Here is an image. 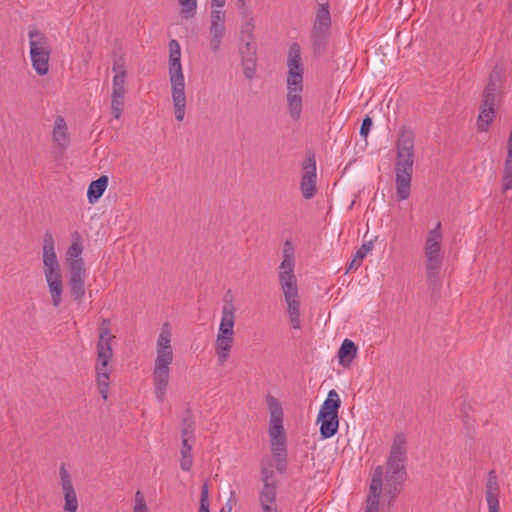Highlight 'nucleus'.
I'll list each match as a JSON object with an SVG mask.
<instances>
[{
	"mask_svg": "<svg viewBox=\"0 0 512 512\" xmlns=\"http://www.w3.org/2000/svg\"><path fill=\"white\" fill-rule=\"evenodd\" d=\"M83 251V247L79 241H74L71 246L68 248L67 251V261L68 266L70 267L72 262H75L76 260H80V262H84L81 258V254Z\"/></svg>",
	"mask_w": 512,
	"mask_h": 512,
	"instance_id": "nucleus-38",
	"label": "nucleus"
},
{
	"mask_svg": "<svg viewBox=\"0 0 512 512\" xmlns=\"http://www.w3.org/2000/svg\"><path fill=\"white\" fill-rule=\"evenodd\" d=\"M508 160L512 161V147L508 146Z\"/></svg>",
	"mask_w": 512,
	"mask_h": 512,
	"instance_id": "nucleus-60",
	"label": "nucleus"
},
{
	"mask_svg": "<svg viewBox=\"0 0 512 512\" xmlns=\"http://www.w3.org/2000/svg\"><path fill=\"white\" fill-rule=\"evenodd\" d=\"M241 41L243 42V44L240 46L239 51H240V54L242 55V58L243 59L250 58V57L253 58L256 53V47L254 44V40L245 39V40H241Z\"/></svg>",
	"mask_w": 512,
	"mask_h": 512,
	"instance_id": "nucleus-41",
	"label": "nucleus"
},
{
	"mask_svg": "<svg viewBox=\"0 0 512 512\" xmlns=\"http://www.w3.org/2000/svg\"><path fill=\"white\" fill-rule=\"evenodd\" d=\"M261 479L263 486L260 491H264L266 488H269L277 493V482L274 480V472L270 467H266L264 464H262L261 467Z\"/></svg>",
	"mask_w": 512,
	"mask_h": 512,
	"instance_id": "nucleus-34",
	"label": "nucleus"
},
{
	"mask_svg": "<svg viewBox=\"0 0 512 512\" xmlns=\"http://www.w3.org/2000/svg\"><path fill=\"white\" fill-rule=\"evenodd\" d=\"M239 13L242 17V24L240 27L241 40H255L253 33L255 28V20L252 9L240 11Z\"/></svg>",
	"mask_w": 512,
	"mask_h": 512,
	"instance_id": "nucleus-25",
	"label": "nucleus"
},
{
	"mask_svg": "<svg viewBox=\"0 0 512 512\" xmlns=\"http://www.w3.org/2000/svg\"><path fill=\"white\" fill-rule=\"evenodd\" d=\"M372 248L373 243L371 241L363 243L354 256L363 261V259L371 252Z\"/></svg>",
	"mask_w": 512,
	"mask_h": 512,
	"instance_id": "nucleus-47",
	"label": "nucleus"
},
{
	"mask_svg": "<svg viewBox=\"0 0 512 512\" xmlns=\"http://www.w3.org/2000/svg\"><path fill=\"white\" fill-rule=\"evenodd\" d=\"M85 276L84 262H80V260L72 262L69 270L68 285L71 296L75 301H81L85 295Z\"/></svg>",
	"mask_w": 512,
	"mask_h": 512,
	"instance_id": "nucleus-13",
	"label": "nucleus"
},
{
	"mask_svg": "<svg viewBox=\"0 0 512 512\" xmlns=\"http://www.w3.org/2000/svg\"><path fill=\"white\" fill-rule=\"evenodd\" d=\"M209 486L208 483L205 482L201 488V497H200V506L199 512H210L209 511Z\"/></svg>",
	"mask_w": 512,
	"mask_h": 512,
	"instance_id": "nucleus-43",
	"label": "nucleus"
},
{
	"mask_svg": "<svg viewBox=\"0 0 512 512\" xmlns=\"http://www.w3.org/2000/svg\"><path fill=\"white\" fill-rule=\"evenodd\" d=\"M242 64L245 77L252 79L255 74V57L243 59Z\"/></svg>",
	"mask_w": 512,
	"mask_h": 512,
	"instance_id": "nucleus-44",
	"label": "nucleus"
},
{
	"mask_svg": "<svg viewBox=\"0 0 512 512\" xmlns=\"http://www.w3.org/2000/svg\"><path fill=\"white\" fill-rule=\"evenodd\" d=\"M356 353L357 346L355 343L352 340L345 339L338 350L339 363L344 367L350 366Z\"/></svg>",
	"mask_w": 512,
	"mask_h": 512,
	"instance_id": "nucleus-24",
	"label": "nucleus"
},
{
	"mask_svg": "<svg viewBox=\"0 0 512 512\" xmlns=\"http://www.w3.org/2000/svg\"><path fill=\"white\" fill-rule=\"evenodd\" d=\"M275 467L278 472L284 473L287 469V456H276Z\"/></svg>",
	"mask_w": 512,
	"mask_h": 512,
	"instance_id": "nucleus-49",
	"label": "nucleus"
},
{
	"mask_svg": "<svg viewBox=\"0 0 512 512\" xmlns=\"http://www.w3.org/2000/svg\"><path fill=\"white\" fill-rule=\"evenodd\" d=\"M372 124V119L369 116H366L361 124L360 135L363 137H367L372 127Z\"/></svg>",
	"mask_w": 512,
	"mask_h": 512,
	"instance_id": "nucleus-48",
	"label": "nucleus"
},
{
	"mask_svg": "<svg viewBox=\"0 0 512 512\" xmlns=\"http://www.w3.org/2000/svg\"><path fill=\"white\" fill-rule=\"evenodd\" d=\"M271 450L273 456H287L286 438L271 439Z\"/></svg>",
	"mask_w": 512,
	"mask_h": 512,
	"instance_id": "nucleus-39",
	"label": "nucleus"
},
{
	"mask_svg": "<svg viewBox=\"0 0 512 512\" xmlns=\"http://www.w3.org/2000/svg\"><path fill=\"white\" fill-rule=\"evenodd\" d=\"M134 512H148L144 496L140 491L135 494Z\"/></svg>",
	"mask_w": 512,
	"mask_h": 512,
	"instance_id": "nucleus-46",
	"label": "nucleus"
},
{
	"mask_svg": "<svg viewBox=\"0 0 512 512\" xmlns=\"http://www.w3.org/2000/svg\"><path fill=\"white\" fill-rule=\"evenodd\" d=\"M287 87L303 88V66L301 61V50L297 43L289 48Z\"/></svg>",
	"mask_w": 512,
	"mask_h": 512,
	"instance_id": "nucleus-11",
	"label": "nucleus"
},
{
	"mask_svg": "<svg viewBox=\"0 0 512 512\" xmlns=\"http://www.w3.org/2000/svg\"><path fill=\"white\" fill-rule=\"evenodd\" d=\"M488 505V512H499L500 506L499 503H492Z\"/></svg>",
	"mask_w": 512,
	"mask_h": 512,
	"instance_id": "nucleus-56",
	"label": "nucleus"
},
{
	"mask_svg": "<svg viewBox=\"0 0 512 512\" xmlns=\"http://www.w3.org/2000/svg\"><path fill=\"white\" fill-rule=\"evenodd\" d=\"M485 498L487 504L499 503V484L495 471L488 473L486 487H485Z\"/></svg>",
	"mask_w": 512,
	"mask_h": 512,
	"instance_id": "nucleus-28",
	"label": "nucleus"
},
{
	"mask_svg": "<svg viewBox=\"0 0 512 512\" xmlns=\"http://www.w3.org/2000/svg\"><path fill=\"white\" fill-rule=\"evenodd\" d=\"M52 138L54 143L63 149L69 145L68 128L65 119L62 116H57L55 118Z\"/></svg>",
	"mask_w": 512,
	"mask_h": 512,
	"instance_id": "nucleus-20",
	"label": "nucleus"
},
{
	"mask_svg": "<svg viewBox=\"0 0 512 512\" xmlns=\"http://www.w3.org/2000/svg\"><path fill=\"white\" fill-rule=\"evenodd\" d=\"M211 7H224L226 0H210Z\"/></svg>",
	"mask_w": 512,
	"mask_h": 512,
	"instance_id": "nucleus-55",
	"label": "nucleus"
},
{
	"mask_svg": "<svg viewBox=\"0 0 512 512\" xmlns=\"http://www.w3.org/2000/svg\"><path fill=\"white\" fill-rule=\"evenodd\" d=\"M122 69H124V65L123 64H119L118 62H115L114 65H113V71L118 73L120 72Z\"/></svg>",
	"mask_w": 512,
	"mask_h": 512,
	"instance_id": "nucleus-58",
	"label": "nucleus"
},
{
	"mask_svg": "<svg viewBox=\"0 0 512 512\" xmlns=\"http://www.w3.org/2000/svg\"><path fill=\"white\" fill-rule=\"evenodd\" d=\"M498 81V73H492L484 89L481 110L478 116V129L480 131H487L489 124L495 117L497 90L499 88Z\"/></svg>",
	"mask_w": 512,
	"mask_h": 512,
	"instance_id": "nucleus-7",
	"label": "nucleus"
},
{
	"mask_svg": "<svg viewBox=\"0 0 512 512\" xmlns=\"http://www.w3.org/2000/svg\"><path fill=\"white\" fill-rule=\"evenodd\" d=\"M382 468L376 467L371 479L365 512H379V498L382 492Z\"/></svg>",
	"mask_w": 512,
	"mask_h": 512,
	"instance_id": "nucleus-18",
	"label": "nucleus"
},
{
	"mask_svg": "<svg viewBox=\"0 0 512 512\" xmlns=\"http://www.w3.org/2000/svg\"><path fill=\"white\" fill-rule=\"evenodd\" d=\"M125 77H126L125 69H122L120 72L116 73L115 76L113 77L112 94H116L117 97H120L121 95L125 96V93H126Z\"/></svg>",
	"mask_w": 512,
	"mask_h": 512,
	"instance_id": "nucleus-36",
	"label": "nucleus"
},
{
	"mask_svg": "<svg viewBox=\"0 0 512 512\" xmlns=\"http://www.w3.org/2000/svg\"><path fill=\"white\" fill-rule=\"evenodd\" d=\"M110 321L108 319H102V322L100 324V327H109Z\"/></svg>",
	"mask_w": 512,
	"mask_h": 512,
	"instance_id": "nucleus-59",
	"label": "nucleus"
},
{
	"mask_svg": "<svg viewBox=\"0 0 512 512\" xmlns=\"http://www.w3.org/2000/svg\"><path fill=\"white\" fill-rule=\"evenodd\" d=\"M195 441H188V439L182 440V447L180 450L181 453V459H180V466L181 469L184 471H189L193 464V458H192V447L194 445Z\"/></svg>",
	"mask_w": 512,
	"mask_h": 512,
	"instance_id": "nucleus-31",
	"label": "nucleus"
},
{
	"mask_svg": "<svg viewBox=\"0 0 512 512\" xmlns=\"http://www.w3.org/2000/svg\"><path fill=\"white\" fill-rule=\"evenodd\" d=\"M108 185V177L100 176L97 180L92 181L88 187L87 197L91 204L97 202L103 195Z\"/></svg>",
	"mask_w": 512,
	"mask_h": 512,
	"instance_id": "nucleus-27",
	"label": "nucleus"
},
{
	"mask_svg": "<svg viewBox=\"0 0 512 512\" xmlns=\"http://www.w3.org/2000/svg\"><path fill=\"white\" fill-rule=\"evenodd\" d=\"M194 430V420L188 413L187 416L182 420L181 440L188 439V441H195Z\"/></svg>",
	"mask_w": 512,
	"mask_h": 512,
	"instance_id": "nucleus-35",
	"label": "nucleus"
},
{
	"mask_svg": "<svg viewBox=\"0 0 512 512\" xmlns=\"http://www.w3.org/2000/svg\"><path fill=\"white\" fill-rule=\"evenodd\" d=\"M258 504L260 512H280L277 494L272 489L266 488L264 491H259Z\"/></svg>",
	"mask_w": 512,
	"mask_h": 512,
	"instance_id": "nucleus-21",
	"label": "nucleus"
},
{
	"mask_svg": "<svg viewBox=\"0 0 512 512\" xmlns=\"http://www.w3.org/2000/svg\"><path fill=\"white\" fill-rule=\"evenodd\" d=\"M317 422L320 423V434L324 439L332 437L338 430V416L321 417L318 414Z\"/></svg>",
	"mask_w": 512,
	"mask_h": 512,
	"instance_id": "nucleus-26",
	"label": "nucleus"
},
{
	"mask_svg": "<svg viewBox=\"0 0 512 512\" xmlns=\"http://www.w3.org/2000/svg\"><path fill=\"white\" fill-rule=\"evenodd\" d=\"M391 459L406 462L407 460V440L403 433L397 434L391 446L389 457Z\"/></svg>",
	"mask_w": 512,
	"mask_h": 512,
	"instance_id": "nucleus-23",
	"label": "nucleus"
},
{
	"mask_svg": "<svg viewBox=\"0 0 512 512\" xmlns=\"http://www.w3.org/2000/svg\"><path fill=\"white\" fill-rule=\"evenodd\" d=\"M361 264H362V260L358 259L354 256V258L352 259V261L349 264L348 270H357Z\"/></svg>",
	"mask_w": 512,
	"mask_h": 512,
	"instance_id": "nucleus-52",
	"label": "nucleus"
},
{
	"mask_svg": "<svg viewBox=\"0 0 512 512\" xmlns=\"http://www.w3.org/2000/svg\"><path fill=\"white\" fill-rule=\"evenodd\" d=\"M508 146L512 147V133H510V136H509Z\"/></svg>",
	"mask_w": 512,
	"mask_h": 512,
	"instance_id": "nucleus-61",
	"label": "nucleus"
},
{
	"mask_svg": "<svg viewBox=\"0 0 512 512\" xmlns=\"http://www.w3.org/2000/svg\"><path fill=\"white\" fill-rule=\"evenodd\" d=\"M442 240L441 223L438 222L435 228L428 232L424 245L425 268L430 282L437 280L443 263Z\"/></svg>",
	"mask_w": 512,
	"mask_h": 512,
	"instance_id": "nucleus-5",
	"label": "nucleus"
},
{
	"mask_svg": "<svg viewBox=\"0 0 512 512\" xmlns=\"http://www.w3.org/2000/svg\"><path fill=\"white\" fill-rule=\"evenodd\" d=\"M282 293L284 295V300L287 304V313L291 322V325L294 329L301 328V313H300V296L297 287L290 288H282Z\"/></svg>",
	"mask_w": 512,
	"mask_h": 512,
	"instance_id": "nucleus-17",
	"label": "nucleus"
},
{
	"mask_svg": "<svg viewBox=\"0 0 512 512\" xmlns=\"http://www.w3.org/2000/svg\"><path fill=\"white\" fill-rule=\"evenodd\" d=\"M61 485H62V489L64 492V499H65L64 504L69 503V506H71V503L78 502L76 492H75L73 484H72V480L66 479L65 481H61Z\"/></svg>",
	"mask_w": 512,
	"mask_h": 512,
	"instance_id": "nucleus-37",
	"label": "nucleus"
},
{
	"mask_svg": "<svg viewBox=\"0 0 512 512\" xmlns=\"http://www.w3.org/2000/svg\"><path fill=\"white\" fill-rule=\"evenodd\" d=\"M50 52H30L32 66L39 75H45L49 70Z\"/></svg>",
	"mask_w": 512,
	"mask_h": 512,
	"instance_id": "nucleus-30",
	"label": "nucleus"
},
{
	"mask_svg": "<svg viewBox=\"0 0 512 512\" xmlns=\"http://www.w3.org/2000/svg\"><path fill=\"white\" fill-rule=\"evenodd\" d=\"M224 7H211V25H225L226 12Z\"/></svg>",
	"mask_w": 512,
	"mask_h": 512,
	"instance_id": "nucleus-40",
	"label": "nucleus"
},
{
	"mask_svg": "<svg viewBox=\"0 0 512 512\" xmlns=\"http://www.w3.org/2000/svg\"><path fill=\"white\" fill-rule=\"evenodd\" d=\"M414 164V134L403 129L397 141L396 194L399 200H406L411 192V178Z\"/></svg>",
	"mask_w": 512,
	"mask_h": 512,
	"instance_id": "nucleus-1",
	"label": "nucleus"
},
{
	"mask_svg": "<svg viewBox=\"0 0 512 512\" xmlns=\"http://www.w3.org/2000/svg\"><path fill=\"white\" fill-rule=\"evenodd\" d=\"M267 404L270 411V421H269V435L271 439H282L286 438L284 427H283V410L279 403V401L273 397L269 396L267 398Z\"/></svg>",
	"mask_w": 512,
	"mask_h": 512,
	"instance_id": "nucleus-15",
	"label": "nucleus"
},
{
	"mask_svg": "<svg viewBox=\"0 0 512 512\" xmlns=\"http://www.w3.org/2000/svg\"><path fill=\"white\" fill-rule=\"evenodd\" d=\"M221 311V321L215 340V352L218 363L223 365L230 357V352L234 344V325L236 308L233 304L232 296L226 294L223 299Z\"/></svg>",
	"mask_w": 512,
	"mask_h": 512,
	"instance_id": "nucleus-4",
	"label": "nucleus"
},
{
	"mask_svg": "<svg viewBox=\"0 0 512 512\" xmlns=\"http://www.w3.org/2000/svg\"><path fill=\"white\" fill-rule=\"evenodd\" d=\"M171 341V326L166 322L162 325L157 339L155 362H173L174 355Z\"/></svg>",
	"mask_w": 512,
	"mask_h": 512,
	"instance_id": "nucleus-16",
	"label": "nucleus"
},
{
	"mask_svg": "<svg viewBox=\"0 0 512 512\" xmlns=\"http://www.w3.org/2000/svg\"><path fill=\"white\" fill-rule=\"evenodd\" d=\"M64 512H77L78 509V502L71 503V506L68 504H64Z\"/></svg>",
	"mask_w": 512,
	"mask_h": 512,
	"instance_id": "nucleus-53",
	"label": "nucleus"
},
{
	"mask_svg": "<svg viewBox=\"0 0 512 512\" xmlns=\"http://www.w3.org/2000/svg\"><path fill=\"white\" fill-rule=\"evenodd\" d=\"M172 362H155L152 378L154 393L159 402H164L170 379V365Z\"/></svg>",
	"mask_w": 512,
	"mask_h": 512,
	"instance_id": "nucleus-14",
	"label": "nucleus"
},
{
	"mask_svg": "<svg viewBox=\"0 0 512 512\" xmlns=\"http://www.w3.org/2000/svg\"><path fill=\"white\" fill-rule=\"evenodd\" d=\"M114 338L115 337L113 335H111V331H110L109 327H107V326L99 327V340H98L97 344L111 345V341Z\"/></svg>",
	"mask_w": 512,
	"mask_h": 512,
	"instance_id": "nucleus-45",
	"label": "nucleus"
},
{
	"mask_svg": "<svg viewBox=\"0 0 512 512\" xmlns=\"http://www.w3.org/2000/svg\"><path fill=\"white\" fill-rule=\"evenodd\" d=\"M97 362L95 366L99 393L103 399L108 397L110 367L109 362L113 357L111 345L97 344Z\"/></svg>",
	"mask_w": 512,
	"mask_h": 512,
	"instance_id": "nucleus-9",
	"label": "nucleus"
},
{
	"mask_svg": "<svg viewBox=\"0 0 512 512\" xmlns=\"http://www.w3.org/2000/svg\"><path fill=\"white\" fill-rule=\"evenodd\" d=\"M122 110L123 108H112V113H113V116L116 118V119H119L121 117V114H122Z\"/></svg>",
	"mask_w": 512,
	"mask_h": 512,
	"instance_id": "nucleus-57",
	"label": "nucleus"
},
{
	"mask_svg": "<svg viewBox=\"0 0 512 512\" xmlns=\"http://www.w3.org/2000/svg\"><path fill=\"white\" fill-rule=\"evenodd\" d=\"M30 52H50L48 38L38 30L29 32Z\"/></svg>",
	"mask_w": 512,
	"mask_h": 512,
	"instance_id": "nucleus-29",
	"label": "nucleus"
},
{
	"mask_svg": "<svg viewBox=\"0 0 512 512\" xmlns=\"http://www.w3.org/2000/svg\"><path fill=\"white\" fill-rule=\"evenodd\" d=\"M303 88L298 87H287V110L290 118L293 121H298L302 115L303 99L302 93Z\"/></svg>",
	"mask_w": 512,
	"mask_h": 512,
	"instance_id": "nucleus-19",
	"label": "nucleus"
},
{
	"mask_svg": "<svg viewBox=\"0 0 512 512\" xmlns=\"http://www.w3.org/2000/svg\"><path fill=\"white\" fill-rule=\"evenodd\" d=\"M180 6V15L183 19L189 20L197 13V0H177Z\"/></svg>",
	"mask_w": 512,
	"mask_h": 512,
	"instance_id": "nucleus-33",
	"label": "nucleus"
},
{
	"mask_svg": "<svg viewBox=\"0 0 512 512\" xmlns=\"http://www.w3.org/2000/svg\"><path fill=\"white\" fill-rule=\"evenodd\" d=\"M502 182H503L504 191L512 188V161L511 160H506V162H505Z\"/></svg>",
	"mask_w": 512,
	"mask_h": 512,
	"instance_id": "nucleus-42",
	"label": "nucleus"
},
{
	"mask_svg": "<svg viewBox=\"0 0 512 512\" xmlns=\"http://www.w3.org/2000/svg\"><path fill=\"white\" fill-rule=\"evenodd\" d=\"M341 405V400L339 398L336 390H330L326 400L322 404L319 414L321 417L327 416H338V410Z\"/></svg>",
	"mask_w": 512,
	"mask_h": 512,
	"instance_id": "nucleus-22",
	"label": "nucleus"
},
{
	"mask_svg": "<svg viewBox=\"0 0 512 512\" xmlns=\"http://www.w3.org/2000/svg\"><path fill=\"white\" fill-rule=\"evenodd\" d=\"M295 257L294 247L290 241H285L282 250V261L279 266V283L282 288L297 287V279L294 274Z\"/></svg>",
	"mask_w": 512,
	"mask_h": 512,
	"instance_id": "nucleus-10",
	"label": "nucleus"
},
{
	"mask_svg": "<svg viewBox=\"0 0 512 512\" xmlns=\"http://www.w3.org/2000/svg\"><path fill=\"white\" fill-rule=\"evenodd\" d=\"M111 108H123L124 104V96L121 95L120 97H117L116 94L111 95Z\"/></svg>",
	"mask_w": 512,
	"mask_h": 512,
	"instance_id": "nucleus-50",
	"label": "nucleus"
},
{
	"mask_svg": "<svg viewBox=\"0 0 512 512\" xmlns=\"http://www.w3.org/2000/svg\"><path fill=\"white\" fill-rule=\"evenodd\" d=\"M43 272L52 304L58 308L62 302L63 280L60 264L55 252L54 239L48 232L44 235L43 240Z\"/></svg>",
	"mask_w": 512,
	"mask_h": 512,
	"instance_id": "nucleus-3",
	"label": "nucleus"
},
{
	"mask_svg": "<svg viewBox=\"0 0 512 512\" xmlns=\"http://www.w3.org/2000/svg\"><path fill=\"white\" fill-rule=\"evenodd\" d=\"M236 6L239 12L251 10V7L248 5V0H236Z\"/></svg>",
	"mask_w": 512,
	"mask_h": 512,
	"instance_id": "nucleus-51",
	"label": "nucleus"
},
{
	"mask_svg": "<svg viewBox=\"0 0 512 512\" xmlns=\"http://www.w3.org/2000/svg\"><path fill=\"white\" fill-rule=\"evenodd\" d=\"M331 28V14L328 3L319 4L311 32V41L316 52L324 50Z\"/></svg>",
	"mask_w": 512,
	"mask_h": 512,
	"instance_id": "nucleus-8",
	"label": "nucleus"
},
{
	"mask_svg": "<svg viewBox=\"0 0 512 512\" xmlns=\"http://www.w3.org/2000/svg\"><path fill=\"white\" fill-rule=\"evenodd\" d=\"M405 463L388 458L385 472L382 474V487L384 486L385 494L389 496L388 504L391 505L401 490L402 483L405 480L406 470ZM383 468L382 466H380ZM384 471V469H382Z\"/></svg>",
	"mask_w": 512,
	"mask_h": 512,
	"instance_id": "nucleus-6",
	"label": "nucleus"
},
{
	"mask_svg": "<svg viewBox=\"0 0 512 512\" xmlns=\"http://www.w3.org/2000/svg\"><path fill=\"white\" fill-rule=\"evenodd\" d=\"M316 161L314 156L307 158L302 164L300 190L303 198L311 199L317 192Z\"/></svg>",
	"mask_w": 512,
	"mask_h": 512,
	"instance_id": "nucleus-12",
	"label": "nucleus"
},
{
	"mask_svg": "<svg viewBox=\"0 0 512 512\" xmlns=\"http://www.w3.org/2000/svg\"><path fill=\"white\" fill-rule=\"evenodd\" d=\"M60 478H61V481H65L66 479H71L70 474L68 473V471L66 470L64 465H62L60 467Z\"/></svg>",
	"mask_w": 512,
	"mask_h": 512,
	"instance_id": "nucleus-54",
	"label": "nucleus"
},
{
	"mask_svg": "<svg viewBox=\"0 0 512 512\" xmlns=\"http://www.w3.org/2000/svg\"><path fill=\"white\" fill-rule=\"evenodd\" d=\"M169 78L174 114L182 122L186 112L185 78L181 65V48L177 40L169 42Z\"/></svg>",
	"mask_w": 512,
	"mask_h": 512,
	"instance_id": "nucleus-2",
	"label": "nucleus"
},
{
	"mask_svg": "<svg viewBox=\"0 0 512 512\" xmlns=\"http://www.w3.org/2000/svg\"><path fill=\"white\" fill-rule=\"evenodd\" d=\"M225 25H211L209 28L210 41L209 46L213 52H217L220 49L222 39L225 35Z\"/></svg>",
	"mask_w": 512,
	"mask_h": 512,
	"instance_id": "nucleus-32",
	"label": "nucleus"
}]
</instances>
